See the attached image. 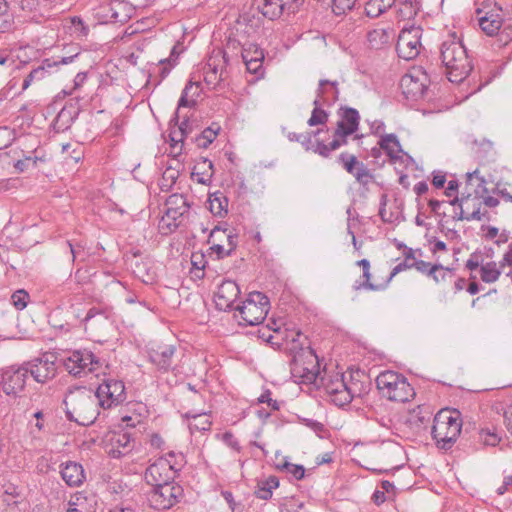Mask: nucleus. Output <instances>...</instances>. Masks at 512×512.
Returning <instances> with one entry per match:
<instances>
[{
  "label": "nucleus",
  "instance_id": "nucleus-1",
  "mask_svg": "<svg viewBox=\"0 0 512 512\" xmlns=\"http://www.w3.org/2000/svg\"><path fill=\"white\" fill-rule=\"evenodd\" d=\"M440 58L450 82H462L472 70L466 48L460 40L444 41L440 49Z\"/></svg>",
  "mask_w": 512,
  "mask_h": 512
},
{
  "label": "nucleus",
  "instance_id": "nucleus-2",
  "mask_svg": "<svg viewBox=\"0 0 512 512\" xmlns=\"http://www.w3.org/2000/svg\"><path fill=\"white\" fill-rule=\"evenodd\" d=\"M66 419L81 426L95 421V400L90 390L81 387L75 393L70 391L66 394Z\"/></svg>",
  "mask_w": 512,
  "mask_h": 512
},
{
  "label": "nucleus",
  "instance_id": "nucleus-3",
  "mask_svg": "<svg viewBox=\"0 0 512 512\" xmlns=\"http://www.w3.org/2000/svg\"><path fill=\"white\" fill-rule=\"evenodd\" d=\"M185 463L181 453L169 452L157 458L146 469L144 478L149 485L173 483Z\"/></svg>",
  "mask_w": 512,
  "mask_h": 512
},
{
  "label": "nucleus",
  "instance_id": "nucleus-4",
  "mask_svg": "<svg viewBox=\"0 0 512 512\" xmlns=\"http://www.w3.org/2000/svg\"><path fill=\"white\" fill-rule=\"evenodd\" d=\"M462 422L457 412L441 410L434 417L432 437L440 449L448 450L458 439Z\"/></svg>",
  "mask_w": 512,
  "mask_h": 512
},
{
  "label": "nucleus",
  "instance_id": "nucleus-5",
  "mask_svg": "<svg viewBox=\"0 0 512 512\" xmlns=\"http://www.w3.org/2000/svg\"><path fill=\"white\" fill-rule=\"evenodd\" d=\"M376 385L381 395L390 401L406 402L415 394L406 377L392 370L381 372Z\"/></svg>",
  "mask_w": 512,
  "mask_h": 512
},
{
  "label": "nucleus",
  "instance_id": "nucleus-6",
  "mask_svg": "<svg viewBox=\"0 0 512 512\" xmlns=\"http://www.w3.org/2000/svg\"><path fill=\"white\" fill-rule=\"evenodd\" d=\"M28 373L24 366L11 365L0 371V387L4 394L11 399H21L25 391Z\"/></svg>",
  "mask_w": 512,
  "mask_h": 512
},
{
  "label": "nucleus",
  "instance_id": "nucleus-7",
  "mask_svg": "<svg viewBox=\"0 0 512 512\" xmlns=\"http://www.w3.org/2000/svg\"><path fill=\"white\" fill-rule=\"evenodd\" d=\"M236 310L247 325H258L267 316L269 300L261 292H252L242 305L237 306Z\"/></svg>",
  "mask_w": 512,
  "mask_h": 512
},
{
  "label": "nucleus",
  "instance_id": "nucleus-8",
  "mask_svg": "<svg viewBox=\"0 0 512 512\" xmlns=\"http://www.w3.org/2000/svg\"><path fill=\"white\" fill-rule=\"evenodd\" d=\"M319 374L317 356L312 351H309L305 357L304 354L294 357L291 375L296 382L318 385Z\"/></svg>",
  "mask_w": 512,
  "mask_h": 512
},
{
  "label": "nucleus",
  "instance_id": "nucleus-9",
  "mask_svg": "<svg viewBox=\"0 0 512 512\" xmlns=\"http://www.w3.org/2000/svg\"><path fill=\"white\" fill-rule=\"evenodd\" d=\"M95 397L103 409L118 406L126 399L124 383L120 380L106 379L98 386Z\"/></svg>",
  "mask_w": 512,
  "mask_h": 512
},
{
  "label": "nucleus",
  "instance_id": "nucleus-10",
  "mask_svg": "<svg viewBox=\"0 0 512 512\" xmlns=\"http://www.w3.org/2000/svg\"><path fill=\"white\" fill-rule=\"evenodd\" d=\"M57 357L52 352H46L41 357L35 358L31 361L24 362V366L36 382L45 383L52 379L57 371L56 367Z\"/></svg>",
  "mask_w": 512,
  "mask_h": 512
},
{
  "label": "nucleus",
  "instance_id": "nucleus-11",
  "mask_svg": "<svg viewBox=\"0 0 512 512\" xmlns=\"http://www.w3.org/2000/svg\"><path fill=\"white\" fill-rule=\"evenodd\" d=\"M153 489L148 494L149 505L156 510L170 509L181 496L182 489L174 483L152 485Z\"/></svg>",
  "mask_w": 512,
  "mask_h": 512
},
{
  "label": "nucleus",
  "instance_id": "nucleus-12",
  "mask_svg": "<svg viewBox=\"0 0 512 512\" xmlns=\"http://www.w3.org/2000/svg\"><path fill=\"white\" fill-rule=\"evenodd\" d=\"M99 360L87 350H74L66 353V372L73 376L86 375L99 367Z\"/></svg>",
  "mask_w": 512,
  "mask_h": 512
},
{
  "label": "nucleus",
  "instance_id": "nucleus-13",
  "mask_svg": "<svg viewBox=\"0 0 512 512\" xmlns=\"http://www.w3.org/2000/svg\"><path fill=\"white\" fill-rule=\"evenodd\" d=\"M422 29L420 27L403 28L398 36L396 50L398 56L405 60L416 58L421 50Z\"/></svg>",
  "mask_w": 512,
  "mask_h": 512
},
{
  "label": "nucleus",
  "instance_id": "nucleus-14",
  "mask_svg": "<svg viewBox=\"0 0 512 512\" xmlns=\"http://www.w3.org/2000/svg\"><path fill=\"white\" fill-rule=\"evenodd\" d=\"M166 211L161 219V227L173 231L178 227L177 220L188 211L186 199L182 195L173 194L166 201Z\"/></svg>",
  "mask_w": 512,
  "mask_h": 512
},
{
  "label": "nucleus",
  "instance_id": "nucleus-15",
  "mask_svg": "<svg viewBox=\"0 0 512 512\" xmlns=\"http://www.w3.org/2000/svg\"><path fill=\"white\" fill-rule=\"evenodd\" d=\"M426 80V73L417 69L402 76L400 86L407 98L417 99L423 97L427 90Z\"/></svg>",
  "mask_w": 512,
  "mask_h": 512
},
{
  "label": "nucleus",
  "instance_id": "nucleus-16",
  "mask_svg": "<svg viewBox=\"0 0 512 512\" xmlns=\"http://www.w3.org/2000/svg\"><path fill=\"white\" fill-rule=\"evenodd\" d=\"M135 443V439L128 432H113L108 438L107 453L111 458L119 459L132 452Z\"/></svg>",
  "mask_w": 512,
  "mask_h": 512
},
{
  "label": "nucleus",
  "instance_id": "nucleus-17",
  "mask_svg": "<svg viewBox=\"0 0 512 512\" xmlns=\"http://www.w3.org/2000/svg\"><path fill=\"white\" fill-rule=\"evenodd\" d=\"M325 390L331 402L336 406H344V392L346 391V378L344 375L336 373L335 375L324 376L320 378V384Z\"/></svg>",
  "mask_w": 512,
  "mask_h": 512
},
{
  "label": "nucleus",
  "instance_id": "nucleus-18",
  "mask_svg": "<svg viewBox=\"0 0 512 512\" xmlns=\"http://www.w3.org/2000/svg\"><path fill=\"white\" fill-rule=\"evenodd\" d=\"M370 390V382L367 376L363 373L356 372L351 374L349 380L346 379V391L342 396L344 406L348 405L353 399L361 398L368 394Z\"/></svg>",
  "mask_w": 512,
  "mask_h": 512
},
{
  "label": "nucleus",
  "instance_id": "nucleus-19",
  "mask_svg": "<svg viewBox=\"0 0 512 512\" xmlns=\"http://www.w3.org/2000/svg\"><path fill=\"white\" fill-rule=\"evenodd\" d=\"M240 295V288L236 282L225 280L215 293L214 301L219 310L227 311L233 307L234 302Z\"/></svg>",
  "mask_w": 512,
  "mask_h": 512
},
{
  "label": "nucleus",
  "instance_id": "nucleus-20",
  "mask_svg": "<svg viewBox=\"0 0 512 512\" xmlns=\"http://www.w3.org/2000/svg\"><path fill=\"white\" fill-rule=\"evenodd\" d=\"M360 116L359 112L351 107L341 109L340 120L337 123L334 136L339 139H346L358 130Z\"/></svg>",
  "mask_w": 512,
  "mask_h": 512
},
{
  "label": "nucleus",
  "instance_id": "nucleus-21",
  "mask_svg": "<svg viewBox=\"0 0 512 512\" xmlns=\"http://www.w3.org/2000/svg\"><path fill=\"white\" fill-rule=\"evenodd\" d=\"M415 268L417 271L426 274L428 276H431L435 282H439V278L437 275V271H443L442 279H445L446 274L451 273L452 270L449 268H444L441 264H435L431 265L429 262L423 261V260H414L411 265L409 264H397L391 274L390 279H392L395 275L398 273L406 270Z\"/></svg>",
  "mask_w": 512,
  "mask_h": 512
},
{
  "label": "nucleus",
  "instance_id": "nucleus-22",
  "mask_svg": "<svg viewBox=\"0 0 512 512\" xmlns=\"http://www.w3.org/2000/svg\"><path fill=\"white\" fill-rule=\"evenodd\" d=\"M486 180L480 175L479 170L466 173L464 192L472 201V206H481L480 197L486 189Z\"/></svg>",
  "mask_w": 512,
  "mask_h": 512
},
{
  "label": "nucleus",
  "instance_id": "nucleus-23",
  "mask_svg": "<svg viewBox=\"0 0 512 512\" xmlns=\"http://www.w3.org/2000/svg\"><path fill=\"white\" fill-rule=\"evenodd\" d=\"M175 351L173 345H161L149 351V359L160 371L167 372L171 368Z\"/></svg>",
  "mask_w": 512,
  "mask_h": 512
},
{
  "label": "nucleus",
  "instance_id": "nucleus-24",
  "mask_svg": "<svg viewBox=\"0 0 512 512\" xmlns=\"http://www.w3.org/2000/svg\"><path fill=\"white\" fill-rule=\"evenodd\" d=\"M339 97L337 81L320 80L315 100H322V103L328 106L333 105Z\"/></svg>",
  "mask_w": 512,
  "mask_h": 512
},
{
  "label": "nucleus",
  "instance_id": "nucleus-25",
  "mask_svg": "<svg viewBox=\"0 0 512 512\" xmlns=\"http://www.w3.org/2000/svg\"><path fill=\"white\" fill-rule=\"evenodd\" d=\"M226 65L227 59L225 51L220 48L213 49L207 59L204 70L219 74L220 76L224 77L226 72Z\"/></svg>",
  "mask_w": 512,
  "mask_h": 512
},
{
  "label": "nucleus",
  "instance_id": "nucleus-26",
  "mask_svg": "<svg viewBox=\"0 0 512 512\" xmlns=\"http://www.w3.org/2000/svg\"><path fill=\"white\" fill-rule=\"evenodd\" d=\"M201 93V84L196 81H189L182 91L178 102V109L181 107H193Z\"/></svg>",
  "mask_w": 512,
  "mask_h": 512
},
{
  "label": "nucleus",
  "instance_id": "nucleus-27",
  "mask_svg": "<svg viewBox=\"0 0 512 512\" xmlns=\"http://www.w3.org/2000/svg\"><path fill=\"white\" fill-rule=\"evenodd\" d=\"M379 146L383 149L386 154L392 159H400L403 150L401 148L400 142L395 134H384L381 136L379 142Z\"/></svg>",
  "mask_w": 512,
  "mask_h": 512
},
{
  "label": "nucleus",
  "instance_id": "nucleus-28",
  "mask_svg": "<svg viewBox=\"0 0 512 512\" xmlns=\"http://www.w3.org/2000/svg\"><path fill=\"white\" fill-rule=\"evenodd\" d=\"M208 206L211 213L218 217H224L228 213V198L221 191L209 195Z\"/></svg>",
  "mask_w": 512,
  "mask_h": 512
},
{
  "label": "nucleus",
  "instance_id": "nucleus-29",
  "mask_svg": "<svg viewBox=\"0 0 512 512\" xmlns=\"http://www.w3.org/2000/svg\"><path fill=\"white\" fill-rule=\"evenodd\" d=\"M397 14L400 20L411 19L420 11L419 0H396Z\"/></svg>",
  "mask_w": 512,
  "mask_h": 512
},
{
  "label": "nucleus",
  "instance_id": "nucleus-30",
  "mask_svg": "<svg viewBox=\"0 0 512 512\" xmlns=\"http://www.w3.org/2000/svg\"><path fill=\"white\" fill-rule=\"evenodd\" d=\"M86 479L84 468L76 462H66V485L79 486Z\"/></svg>",
  "mask_w": 512,
  "mask_h": 512
},
{
  "label": "nucleus",
  "instance_id": "nucleus-31",
  "mask_svg": "<svg viewBox=\"0 0 512 512\" xmlns=\"http://www.w3.org/2000/svg\"><path fill=\"white\" fill-rule=\"evenodd\" d=\"M66 33L74 40H82L89 33V26L84 23L82 18L73 16L69 18V24L66 23Z\"/></svg>",
  "mask_w": 512,
  "mask_h": 512
},
{
  "label": "nucleus",
  "instance_id": "nucleus-32",
  "mask_svg": "<svg viewBox=\"0 0 512 512\" xmlns=\"http://www.w3.org/2000/svg\"><path fill=\"white\" fill-rule=\"evenodd\" d=\"M479 26L489 36H492L499 32L502 25V18L499 14L492 12L486 13V15L479 17Z\"/></svg>",
  "mask_w": 512,
  "mask_h": 512
},
{
  "label": "nucleus",
  "instance_id": "nucleus-33",
  "mask_svg": "<svg viewBox=\"0 0 512 512\" xmlns=\"http://www.w3.org/2000/svg\"><path fill=\"white\" fill-rule=\"evenodd\" d=\"M392 38V31L384 28H376L368 32L367 41L373 49H380L387 45Z\"/></svg>",
  "mask_w": 512,
  "mask_h": 512
},
{
  "label": "nucleus",
  "instance_id": "nucleus-34",
  "mask_svg": "<svg viewBox=\"0 0 512 512\" xmlns=\"http://www.w3.org/2000/svg\"><path fill=\"white\" fill-rule=\"evenodd\" d=\"M106 8L110 12V19L114 22H124L129 17L130 7L123 0H112Z\"/></svg>",
  "mask_w": 512,
  "mask_h": 512
},
{
  "label": "nucleus",
  "instance_id": "nucleus-35",
  "mask_svg": "<svg viewBox=\"0 0 512 512\" xmlns=\"http://www.w3.org/2000/svg\"><path fill=\"white\" fill-rule=\"evenodd\" d=\"M279 487V480L276 476H269L257 483L255 495L262 500H268L272 497L273 490Z\"/></svg>",
  "mask_w": 512,
  "mask_h": 512
},
{
  "label": "nucleus",
  "instance_id": "nucleus-36",
  "mask_svg": "<svg viewBox=\"0 0 512 512\" xmlns=\"http://www.w3.org/2000/svg\"><path fill=\"white\" fill-rule=\"evenodd\" d=\"M396 0H368L365 13L370 18L379 17L395 4Z\"/></svg>",
  "mask_w": 512,
  "mask_h": 512
},
{
  "label": "nucleus",
  "instance_id": "nucleus-37",
  "mask_svg": "<svg viewBox=\"0 0 512 512\" xmlns=\"http://www.w3.org/2000/svg\"><path fill=\"white\" fill-rule=\"evenodd\" d=\"M195 172L193 176L197 177V182L200 184L207 185L211 182L214 170V164L212 161L204 158L195 166Z\"/></svg>",
  "mask_w": 512,
  "mask_h": 512
},
{
  "label": "nucleus",
  "instance_id": "nucleus-38",
  "mask_svg": "<svg viewBox=\"0 0 512 512\" xmlns=\"http://www.w3.org/2000/svg\"><path fill=\"white\" fill-rule=\"evenodd\" d=\"M285 9V3L282 0H263L261 13L264 17L274 20L279 18Z\"/></svg>",
  "mask_w": 512,
  "mask_h": 512
},
{
  "label": "nucleus",
  "instance_id": "nucleus-39",
  "mask_svg": "<svg viewBox=\"0 0 512 512\" xmlns=\"http://www.w3.org/2000/svg\"><path fill=\"white\" fill-rule=\"evenodd\" d=\"M346 144V139H339L338 137L334 136V139L329 144H325L319 140L316 141L315 145L312 143L311 150L323 157H328L332 151H335Z\"/></svg>",
  "mask_w": 512,
  "mask_h": 512
},
{
  "label": "nucleus",
  "instance_id": "nucleus-40",
  "mask_svg": "<svg viewBox=\"0 0 512 512\" xmlns=\"http://www.w3.org/2000/svg\"><path fill=\"white\" fill-rule=\"evenodd\" d=\"M501 273L502 271L498 264L494 261H490L481 266L480 278L485 283H494L499 279Z\"/></svg>",
  "mask_w": 512,
  "mask_h": 512
},
{
  "label": "nucleus",
  "instance_id": "nucleus-41",
  "mask_svg": "<svg viewBox=\"0 0 512 512\" xmlns=\"http://www.w3.org/2000/svg\"><path fill=\"white\" fill-rule=\"evenodd\" d=\"M3 496L17 498L19 500L17 503L20 504V511L28 510L29 504L26 501V497H25L23 488H20L12 483L6 484L4 486V495Z\"/></svg>",
  "mask_w": 512,
  "mask_h": 512
},
{
  "label": "nucleus",
  "instance_id": "nucleus-42",
  "mask_svg": "<svg viewBox=\"0 0 512 512\" xmlns=\"http://www.w3.org/2000/svg\"><path fill=\"white\" fill-rule=\"evenodd\" d=\"M314 109L311 113V116L308 120L309 126H316L320 124H325L328 120V113L321 109V106L324 104L322 103V100H314L313 101Z\"/></svg>",
  "mask_w": 512,
  "mask_h": 512
},
{
  "label": "nucleus",
  "instance_id": "nucleus-43",
  "mask_svg": "<svg viewBox=\"0 0 512 512\" xmlns=\"http://www.w3.org/2000/svg\"><path fill=\"white\" fill-rule=\"evenodd\" d=\"M191 418L192 419L189 422V429L191 433H194L195 431L205 432L210 430L212 422L207 414L193 415Z\"/></svg>",
  "mask_w": 512,
  "mask_h": 512
},
{
  "label": "nucleus",
  "instance_id": "nucleus-44",
  "mask_svg": "<svg viewBox=\"0 0 512 512\" xmlns=\"http://www.w3.org/2000/svg\"><path fill=\"white\" fill-rule=\"evenodd\" d=\"M256 58H249V52L243 53L242 57L247 67V70L251 73L257 74L259 70L262 68V61L264 59V54L262 51H255Z\"/></svg>",
  "mask_w": 512,
  "mask_h": 512
},
{
  "label": "nucleus",
  "instance_id": "nucleus-45",
  "mask_svg": "<svg viewBox=\"0 0 512 512\" xmlns=\"http://www.w3.org/2000/svg\"><path fill=\"white\" fill-rule=\"evenodd\" d=\"M13 25L12 17L8 12L6 0H0V33L8 32Z\"/></svg>",
  "mask_w": 512,
  "mask_h": 512
},
{
  "label": "nucleus",
  "instance_id": "nucleus-46",
  "mask_svg": "<svg viewBox=\"0 0 512 512\" xmlns=\"http://www.w3.org/2000/svg\"><path fill=\"white\" fill-rule=\"evenodd\" d=\"M277 468L291 474L296 480H301L305 475L304 466L290 463L287 460L277 464Z\"/></svg>",
  "mask_w": 512,
  "mask_h": 512
},
{
  "label": "nucleus",
  "instance_id": "nucleus-47",
  "mask_svg": "<svg viewBox=\"0 0 512 512\" xmlns=\"http://www.w3.org/2000/svg\"><path fill=\"white\" fill-rule=\"evenodd\" d=\"M352 175L355 177L356 181L361 185L369 184L373 178L369 169L362 162H358Z\"/></svg>",
  "mask_w": 512,
  "mask_h": 512
},
{
  "label": "nucleus",
  "instance_id": "nucleus-48",
  "mask_svg": "<svg viewBox=\"0 0 512 512\" xmlns=\"http://www.w3.org/2000/svg\"><path fill=\"white\" fill-rule=\"evenodd\" d=\"M472 207H473V210L470 213L466 211L468 209V208H466V206L460 207V211L455 214L454 218L456 220H466V221L482 220L480 206H472Z\"/></svg>",
  "mask_w": 512,
  "mask_h": 512
},
{
  "label": "nucleus",
  "instance_id": "nucleus-49",
  "mask_svg": "<svg viewBox=\"0 0 512 512\" xmlns=\"http://www.w3.org/2000/svg\"><path fill=\"white\" fill-rule=\"evenodd\" d=\"M338 162L349 174H352L354 173V170L359 161L357 160L356 156L347 152H343L339 155Z\"/></svg>",
  "mask_w": 512,
  "mask_h": 512
},
{
  "label": "nucleus",
  "instance_id": "nucleus-50",
  "mask_svg": "<svg viewBox=\"0 0 512 512\" xmlns=\"http://www.w3.org/2000/svg\"><path fill=\"white\" fill-rule=\"evenodd\" d=\"M355 2L356 0H332V11L335 15H344L354 7Z\"/></svg>",
  "mask_w": 512,
  "mask_h": 512
},
{
  "label": "nucleus",
  "instance_id": "nucleus-51",
  "mask_svg": "<svg viewBox=\"0 0 512 512\" xmlns=\"http://www.w3.org/2000/svg\"><path fill=\"white\" fill-rule=\"evenodd\" d=\"M217 130L213 128H206L202 131L199 137H197V145L201 148H207L216 138Z\"/></svg>",
  "mask_w": 512,
  "mask_h": 512
},
{
  "label": "nucleus",
  "instance_id": "nucleus-52",
  "mask_svg": "<svg viewBox=\"0 0 512 512\" xmlns=\"http://www.w3.org/2000/svg\"><path fill=\"white\" fill-rule=\"evenodd\" d=\"M288 139L290 141H296V142L301 143V145L307 151L312 149V133L297 134L295 132H291L288 134Z\"/></svg>",
  "mask_w": 512,
  "mask_h": 512
},
{
  "label": "nucleus",
  "instance_id": "nucleus-53",
  "mask_svg": "<svg viewBox=\"0 0 512 512\" xmlns=\"http://www.w3.org/2000/svg\"><path fill=\"white\" fill-rule=\"evenodd\" d=\"M13 305L18 309L22 310L27 306L29 295L24 290H18L12 295Z\"/></svg>",
  "mask_w": 512,
  "mask_h": 512
},
{
  "label": "nucleus",
  "instance_id": "nucleus-54",
  "mask_svg": "<svg viewBox=\"0 0 512 512\" xmlns=\"http://www.w3.org/2000/svg\"><path fill=\"white\" fill-rule=\"evenodd\" d=\"M44 75H45L44 67H38V68L32 70L23 81V85H22L23 90L27 89L34 80L42 79L44 77Z\"/></svg>",
  "mask_w": 512,
  "mask_h": 512
},
{
  "label": "nucleus",
  "instance_id": "nucleus-55",
  "mask_svg": "<svg viewBox=\"0 0 512 512\" xmlns=\"http://www.w3.org/2000/svg\"><path fill=\"white\" fill-rule=\"evenodd\" d=\"M483 257L481 253L474 252L470 255L469 259L466 261L465 267L470 270L474 271L478 268L481 269V266L483 265Z\"/></svg>",
  "mask_w": 512,
  "mask_h": 512
},
{
  "label": "nucleus",
  "instance_id": "nucleus-56",
  "mask_svg": "<svg viewBox=\"0 0 512 512\" xmlns=\"http://www.w3.org/2000/svg\"><path fill=\"white\" fill-rule=\"evenodd\" d=\"M70 247L73 262H83L86 259L87 252L80 245L67 243Z\"/></svg>",
  "mask_w": 512,
  "mask_h": 512
},
{
  "label": "nucleus",
  "instance_id": "nucleus-57",
  "mask_svg": "<svg viewBox=\"0 0 512 512\" xmlns=\"http://www.w3.org/2000/svg\"><path fill=\"white\" fill-rule=\"evenodd\" d=\"M363 278H364V281L362 283L356 284L354 286L356 290H360V289L377 290L379 288L377 285L373 284L370 281V279H371L370 269L363 271Z\"/></svg>",
  "mask_w": 512,
  "mask_h": 512
},
{
  "label": "nucleus",
  "instance_id": "nucleus-58",
  "mask_svg": "<svg viewBox=\"0 0 512 512\" xmlns=\"http://www.w3.org/2000/svg\"><path fill=\"white\" fill-rule=\"evenodd\" d=\"M480 437L482 442L488 446H496L500 441V438L497 436V434L484 429L481 430Z\"/></svg>",
  "mask_w": 512,
  "mask_h": 512
},
{
  "label": "nucleus",
  "instance_id": "nucleus-59",
  "mask_svg": "<svg viewBox=\"0 0 512 512\" xmlns=\"http://www.w3.org/2000/svg\"><path fill=\"white\" fill-rule=\"evenodd\" d=\"M301 422L308 428H310L313 432H315L318 436H321V433L324 432V425L313 419L303 418Z\"/></svg>",
  "mask_w": 512,
  "mask_h": 512
},
{
  "label": "nucleus",
  "instance_id": "nucleus-60",
  "mask_svg": "<svg viewBox=\"0 0 512 512\" xmlns=\"http://www.w3.org/2000/svg\"><path fill=\"white\" fill-rule=\"evenodd\" d=\"M86 497L83 496L82 493H76L75 495L71 496V499L69 500V508H79L82 509L86 505Z\"/></svg>",
  "mask_w": 512,
  "mask_h": 512
},
{
  "label": "nucleus",
  "instance_id": "nucleus-61",
  "mask_svg": "<svg viewBox=\"0 0 512 512\" xmlns=\"http://www.w3.org/2000/svg\"><path fill=\"white\" fill-rule=\"evenodd\" d=\"M223 79L224 77L220 76L219 74L204 70V81L208 86L215 87Z\"/></svg>",
  "mask_w": 512,
  "mask_h": 512
},
{
  "label": "nucleus",
  "instance_id": "nucleus-62",
  "mask_svg": "<svg viewBox=\"0 0 512 512\" xmlns=\"http://www.w3.org/2000/svg\"><path fill=\"white\" fill-rule=\"evenodd\" d=\"M159 65L160 67H158V69L160 72V77L161 80H163L169 74L170 70L173 67V64L171 63V58L161 59L159 61Z\"/></svg>",
  "mask_w": 512,
  "mask_h": 512
},
{
  "label": "nucleus",
  "instance_id": "nucleus-63",
  "mask_svg": "<svg viewBox=\"0 0 512 512\" xmlns=\"http://www.w3.org/2000/svg\"><path fill=\"white\" fill-rule=\"evenodd\" d=\"M450 204L453 206L458 205L459 207L466 206V208H470V206H472V201L463 191L461 197H455L450 201Z\"/></svg>",
  "mask_w": 512,
  "mask_h": 512
},
{
  "label": "nucleus",
  "instance_id": "nucleus-64",
  "mask_svg": "<svg viewBox=\"0 0 512 512\" xmlns=\"http://www.w3.org/2000/svg\"><path fill=\"white\" fill-rule=\"evenodd\" d=\"M369 126H370V132L373 135H378L380 137L382 136V133L385 130V124L382 120H373V121L369 122Z\"/></svg>",
  "mask_w": 512,
  "mask_h": 512
}]
</instances>
